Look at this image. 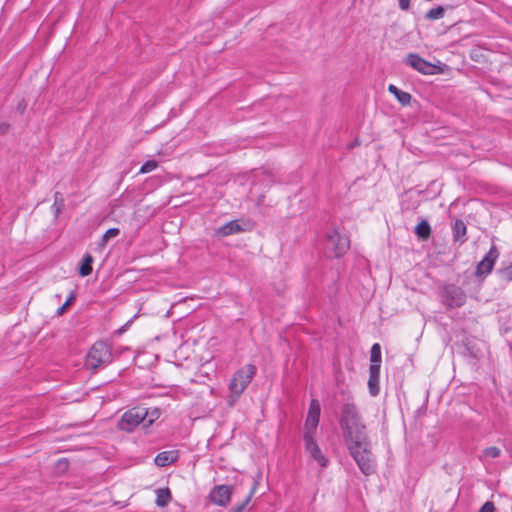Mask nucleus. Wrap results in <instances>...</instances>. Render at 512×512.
<instances>
[{"instance_id": "nucleus-25", "label": "nucleus", "mask_w": 512, "mask_h": 512, "mask_svg": "<svg viewBox=\"0 0 512 512\" xmlns=\"http://www.w3.org/2000/svg\"><path fill=\"white\" fill-rule=\"evenodd\" d=\"M119 233H120V231L118 228L108 229L102 237V245H105L109 239L118 236Z\"/></svg>"}, {"instance_id": "nucleus-4", "label": "nucleus", "mask_w": 512, "mask_h": 512, "mask_svg": "<svg viewBox=\"0 0 512 512\" xmlns=\"http://www.w3.org/2000/svg\"><path fill=\"white\" fill-rule=\"evenodd\" d=\"M350 248V240L337 230H333L327 235L325 252L330 258H338L344 255Z\"/></svg>"}, {"instance_id": "nucleus-29", "label": "nucleus", "mask_w": 512, "mask_h": 512, "mask_svg": "<svg viewBox=\"0 0 512 512\" xmlns=\"http://www.w3.org/2000/svg\"><path fill=\"white\" fill-rule=\"evenodd\" d=\"M495 507L494 504L490 501H487L483 504L479 512H494Z\"/></svg>"}, {"instance_id": "nucleus-27", "label": "nucleus", "mask_w": 512, "mask_h": 512, "mask_svg": "<svg viewBox=\"0 0 512 512\" xmlns=\"http://www.w3.org/2000/svg\"><path fill=\"white\" fill-rule=\"evenodd\" d=\"M62 206H63V199H62V195L60 192H56L55 193V202H54V207H55V212H56V215H59L61 209H62Z\"/></svg>"}, {"instance_id": "nucleus-13", "label": "nucleus", "mask_w": 512, "mask_h": 512, "mask_svg": "<svg viewBox=\"0 0 512 512\" xmlns=\"http://www.w3.org/2000/svg\"><path fill=\"white\" fill-rule=\"evenodd\" d=\"M467 232V228L465 223L462 220H456L453 226V238L455 242H460L461 244L465 242V235Z\"/></svg>"}, {"instance_id": "nucleus-17", "label": "nucleus", "mask_w": 512, "mask_h": 512, "mask_svg": "<svg viewBox=\"0 0 512 512\" xmlns=\"http://www.w3.org/2000/svg\"><path fill=\"white\" fill-rule=\"evenodd\" d=\"M92 262H93V258L89 254H87L83 258L82 264L79 268V274L81 276H87L92 272Z\"/></svg>"}, {"instance_id": "nucleus-24", "label": "nucleus", "mask_w": 512, "mask_h": 512, "mask_svg": "<svg viewBox=\"0 0 512 512\" xmlns=\"http://www.w3.org/2000/svg\"><path fill=\"white\" fill-rule=\"evenodd\" d=\"M501 454V450L498 447H488L483 451V457L485 458H497Z\"/></svg>"}, {"instance_id": "nucleus-14", "label": "nucleus", "mask_w": 512, "mask_h": 512, "mask_svg": "<svg viewBox=\"0 0 512 512\" xmlns=\"http://www.w3.org/2000/svg\"><path fill=\"white\" fill-rule=\"evenodd\" d=\"M172 499L169 488H161L156 491V505L166 507Z\"/></svg>"}, {"instance_id": "nucleus-5", "label": "nucleus", "mask_w": 512, "mask_h": 512, "mask_svg": "<svg viewBox=\"0 0 512 512\" xmlns=\"http://www.w3.org/2000/svg\"><path fill=\"white\" fill-rule=\"evenodd\" d=\"M147 419V409L144 407H134L126 411L118 422V428L125 432H133L136 427Z\"/></svg>"}, {"instance_id": "nucleus-31", "label": "nucleus", "mask_w": 512, "mask_h": 512, "mask_svg": "<svg viewBox=\"0 0 512 512\" xmlns=\"http://www.w3.org/2000/svg\"><path fill=\"white\" fill-rule=\"evenodd\" d=\"M9 130V124L7 123H1L0 124V135H4L8 132Z\"/></svg>"}, {"instance_id": "nucleus-2", "label": "nucleus", "mask_w": 512, "mask_h": 512, "mask_svg": "<svg viewBox=\"0 0 512 512\" xmlns=\"http://www.w3.org/2000/svg\"><path fill=\"white\" fill-rule=\"evenodd\" d=\"M255 374L256 367L252 364H247L235 372L229 384L231 404L240 397Z\"/></svg>"}, {"instance_id": "nucleus-34", "label": "nucleus", "mask_w": 512, "mask_h": 512, "mask_svg": "<svg viewBox=\"0 0 512 512\" xmlns=\"http://www.w3.org/2000/svg\"><path fill=\"white\" fill-rule=\"evenodd\" d=\"M75 299V296L73 294H71L67 299H66V309L69 307V305L74 301Z\"/></svg>"}, {"instance_id": "nucleus-10", "label": "nucleus", "mask_w": 512, "mask_h": 512, "mask_svg": "<svg viewBox=\"0 0 512 512\" xmlns=\"http://www.w3.org/2000/svg\"><path fill=\"white\" fill-rule=\"evenodd\" d=\"M497 256H498V254H497L496 247L492 246L490 251L488 252V254L484 257V259H482L478 263L477 269H476V274L480 276L483 274L490 273L493 269L494 261L497 258Z\"/></svg>"}, {"instance_id": "nucleus-20", "label": "nucleus", "mask_w": 512, "mask_h": 512, "mask_svg": "<svg viewBox=\"0 0 512 512\" xmlns=\"http://www.w3.org/2000/svg\"><path fill=\"white\" fill-rule=\"evenodd\" d=\"M159 417L160 411L158 409H153L151 411L147 409V419L144 422L143 428H149Z\"/></svg>"}, {"instance_id": "nucleus-19", "label": "nucleus", "mask_w": 512, "mask_h": 512, "mask_svg": "<svg viewBox=\"0 0 512 512\" xmlns=\"http://www.w3.org/2000/svg\"><path fill=\"white\" fill-rule=\"evenodd\" d=\"M257 485H258V482L255 481L251 490H250V493L249 495L246 497V499L239 505H237L236 507H234L230 512H243L246 508V506L249 504L256 488H257Z\"/></svg>"}, {"instance_id": "nucleus-11", "label": "nucleus", "mask_w": 512, "mask_h": 512, "mask_svg": "<svg viewBox=\"0 0 512 512\" xmlns=\"http://www.w3.org/2000/svg\"><path fill=\"white\" fill-rule=\"evenodd\" d=\"M305 448L310 456L317 461L322 467L327 465V459L321 453L319 446L314 441V437L304 436Z\"/></svg>"}, {"instance_id": "nucleus-32", "label": "nucleus", "mask_w": 512, "mask_h": 512, "mask_svg": "<svg viewBox=\"0 0 512 512\" xmlns=\"http://www.w3.org/2000/svg\"><path fill=\"white\" fill-rule=\"evenodd\" d=\"M388 91L393 94L394 96H396L398 94V92H400V89H398L395 85L393 84H390L388 86Z\"/></svg>"}, {"instance_id": "nucleus-22", "label": "nucleus", "mask_w": 512, "mask_h": 512, "mask_svg": "<svg viewBox=\"0 0 512 512\" xmlns=\"http://www.w3.org/2000/svg\"><path fill=\"white\" fill-rule=\"evenodd\" d=\"M370 362L381 363V347L378 343L373 344L370 351Z\"/></svg>"}, {"instance_id": "nucleus-16", "label": "nucleus", "mask_w": 512, "mask_h": 512, "mask_svg": "<svg viewBox=\"0 0 512 512\" xmlns=\"http://www.w3.org/2000/svg\"><path fill=\"white\" fill-rule=\"evenodd\" d=\"M415 233L416 235L423 239V240H426L429 238L430 234H431V227L429 225V223L426 221V220H422L416 227H415Z\"/></svg>"}, {"instance_id": "nucleus-21", "label": "nucleus", "mask_w": 512, "mask_h": 512, "mask_svg": "<svg viewBox=\"0 0 512 512\" xmlns=\"http://www.w3.org/2000/svg\"><path fill=\"white\" fill-rule=\"evenodd\" d=\"M368 388L369 392L372 396H377L379 394V377L369 376L368 379Z\"/></svg>"}, {"instance_id": "nucleus-26", "label": "nucleus", "mask_w": 512, "mask_h": 512, "mask_svg": "<svg viewBox=\"0 0 512 512\" xmlns=\"http://www.w3.org/2000/svg\"><path fill=\"white\" fill-rule=\"evenodd\" d=\"M402 105H408L411 101V95L408 92L400 90L395 96Z\"/></svg>"}, {"instance_id": "nucleus-33", "label": "nucleus", "mask_w": 512, "mask_h": 512, "mask_svg": "<svg viewBox=\"0 0 512 512\" xmlns=\"http://www.w3.org/2000/svg\"><path fill=\"white\" fill-rule=\"evenodd\" d=\"M505 275L508 280L512 281V263L506 268Z\"/></svg>"}, {"instance_id": "nucleus-30", "label": "nucleus", "mask_w": 512, "mask_h": 512, "mask_svg": "<svg viewBox=\"0 0 512 512\" xmlns=\"http://www.w3.org/2000/svg\"><path fill=\"white\" fill-rule=\"evenodd\" d=\"M400 9L406 11L410 7V0H399Z\"/></svg>"}, {"instance_id": "nucleus-12", "label": "nucleus", "mask_w": 512, "mask_h": 512, "mask_svg": "<svg viewBox=\"0 0 512 512\" xmlns=\"http://www.w3.org/2000/svg\"><path fill=\"white\" fill-rule=\"evenodd\" d=\"M178 459V451L170 450V451H163L157 454V456L154 459L155 464L158 467H165L170 464H173Z\"/></svg>"}, {"instance_id": "nucleus-15", "label": "nucleus", "mask_w": 512, "mask_h": 512, "mask_svg": "<svg viewBox=\"0 0 512 512\" xmlns=\"http://www.w3.org/2000/svg\"><path fill=\"white\" fill-rule=\"evenodd\" d=\"M241 231L240 225L236 221H230L218 229V234L228 236Z\"/></svg>"}, {"instance_id": "nucleus-18", "label": "nucleus", "mask_w": 512, "mask_h": 512, "mask_svg": "<svg viewBox=\"0 0 512 512\" xmlns=\"http://www.w3.org/2000/svg\"><path fill=\"white\" fill-rule=\"evenodd\" d=\"M445 9L442 6H437L435 8L430 9L426 12L425 18L427 20H437L441 19L444 16Z\"/></svg>"}, {"instance_id": "nucleus-8", "label": "nucleus", "mask_w": 512, "mask_h": 512, "mask_svg": "<svg viewBox=\"0 0 512 512\" xmlns=\"http://www.w3.org/2000/svg\"><path fill=\"white\" fill-rule=\"evenodd\" d=\"M405 63L424 75L435 74L436 66L426 61L417 54L410 53L405 58Z\"/></svg>"}, {"instance_id": "nucleus-23", "label": "nucleus", "mask_w": 512, "mask_h": 512, "mask_svg": "<svg viewBox=\"0 0 512 512\" xmlns=\"http://www.w3.org/2000/svg\"><path fill=\"white\" fill-rule=\"evenodd\" d=\"M158 166V163L157 161L155 160H148L146 161L140 168V173L141 174H146V173H149L153 170H155Z\"/></svg>"}, {"instance_id": "nucleus-6", "label": "nucleus", "mask_w": 512, "mask_h": 512, "mask_svg": "<svg viewBox=\"0 0 512 512\" xmlns=\"http://www.w3.org/2000/svg\"><path fill=\"white\" fill-rule=\"evenodd\" d=\"M442 298L445 305L450 309L461 307L466 302L465 292L455 285L445 286Z\"/></svg>"}, {"instance_id": "nucleus-28", "label": "nucleus", "mask_w": 512, "mask_h": 512, "mask_svg": "<svg viewBox=\"0 0 512 512\" xmlns=\"http://www.w3.org/2000/svg\"><path fill=\"white\" fill-rule=\"evenodd\" d=\"M380 367H381V363H372V362H370L369 376L379 377V375H380Z\"/></svg>"}, {"instance_id": "nucleus-35", "label": "nucleus", "mask_w": 512, "mask_h": 512, "mask_svg": "<svg viewBox=\"0 0 512 512\" xmlns=\"http://www.w3.org/2000/svg\"><path fill=\"white\" fill-rule=\"evenodd\" d=\"M56 313H57V315H63L64 314V304H62L60 307H58Z\"/></svg>"}, {"instance_id": "nucleus-7", "label": "nucleus", "mask_w": 512, "mask_h": 512, "mask_svg": "<svg viewBox=\"0 0 512 512\" xmlns=\"http://www.w3.org/2000/svg\"><path fill=\"white\" fill-rule=\"evenodd\" d=\"M320 404L318 400L312 399L309 406V411L304 424V436L314 437L320 419Z\"/></svg>"}, {"instance_id": "nucleus-1", "label": "nucleus", "mask_w": 512, "mask_h": 512, "mask_svg": "<svg viewBox=\"0 0 512 512\" xmlns=\"http://www.w3.org/2000/svg\"><path fill=\"white\" fill-rule=\"evenodd\" d=\"M347 448L361 472L368 476L375 472V462L370 448L366 427L354 404L342 408L340 420Z\"/></svg>"}, {"instance_id": "nucleus-9", "label": "nucleus", "mask_w": 512, "mask_h": 512, "mask_svg": "<svg viewBox=\"0 0 512 512\" xmlns=\"http://www.w3.org/2000/svg\"><path fill=\"white\" fill-rule=\"evenodd\" d=\"M232 492L231 486L217 485L210 491L209 499L215 505L226 507L230 503Z\"/></svg>"}, {"instance_id": "nucleus-3", "label": "nucleus", "mask_w": 512, "mask_h": 512, "mask_svg": "<svg viewBox=\"0 0 512 512\" xmlns=\"http://www.w3.org/2000/svg\"><path fill=\"white\" fill-rule=\"evenodd\" d=\"M112 351L105 342H96L86 355L85 366L89 370H96L112 361Z\"/></svg>"}]
</instances>
